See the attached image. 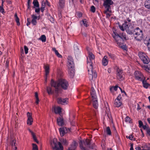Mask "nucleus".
I'll use <instances>...</instances> for the list:
<instances>
[{
  "label": "nucleus",
  "mask_w": 150,
  "mask_h": 150,
  "mask_svg": "<svg viewBox=\"0 0 150 150\" xmlns=\"http://www.w3.org/2000/svg\"><path fill=\"white\" fill-rule=\"evenodd\" d=\"M95 56L91 52H88V56L87 58V64L88 65V71L89 75L90 80H93L97 77V74L93 68L95 64Z\"/></svg>",
  "instance_id": "1"
},
{
  "label": "nucleus",
  "mask_w": 150,
  "mask_h": 150,
  "mask_svg": "<svg viewBox=\"0 0 150 150\" xmlns=\"http://www.w3.org/2000/svg\"><path fill=\"white\" fill-rule=\"evenodd\" d=\"M51 86L54 87L55 92L57 94L61 88L66 90L67 89L69 86L68 82L65 79H61L57 82H54L52 79L51 80Z\"/></svg>",
  "instance_id": "2"
},
{
  "label": "nucleus",
  "mask_w": 150,
  "mask_h": 150,
  "mask_svg": "<svg viewBox=\"0 0 150 150\" xmlns=\"http://www.w3.org/2000/svg\"><path fill=\"white\" fill-rule=\"evenodd\" d=\"M131 19L129 18H127L126 20H125L124 23L122 25H119L120 28L122 31L125 30L129 34H132L134 31V27L131 23Z\"/></svg>",
  "instance_id": "3"
},
{
  "label": "nucleus",
  "mask_w": 150,
  "mask_h": 150,
  "mask_svg": "<svg viewBox=\"0 0 150 150\" xmlns=\"http://www.w3.org/2000/svg\"><path fill=\"white\" fill-rule=\"evenodd\" d=\"M112 36L116 42L118 46L124 50H126V46L123 44V40L122 39V38L117 33H114V35H112Z\"/></svg>",
  "instance_id": "4"
},
{
  "label": "nucleus",
  "mask_w": 150,
  "mask_h": 150,
  "mask_svg": "<svg viewBox=\"0 0 150 150\" xmlns=\"http://www.w3.org/2000/svg\"><path fill=\"white\" fill-rule=\"evenodd\" d=\"M53 150H63V147L61 143L57 142L56 139H54L50 143Z\"/></svg>",
  "instance_id": "5"
},
{
  "label": "nucleus",
  "mask_w": 150,
  "mask_h": 150,
  "mask_svg": "<svg viewBox=\"0 0 150 150\" xmlns=\"http://www.w3.org/2000/svg\"><path fill=\"white\" fill-rule=\"evenodd\" d=\"M91 94L92 99L93 106L95 108L97 109L98 105L97 98L95 90L93 87L91 88Z\"/></svg>",
  "instance_id": "6"
},
{
  "label": "nucleus",
  "mask_w": 150,
  "mask_h": 150,
  "mask_svg": "<svg viewBox=\"0 0 150 150\" xmlns=\"http://www.w3.org/2000/svg\"><path fill=\"white\" fill-rule=\"evenodd\" d=\"M134 34L135 39L138 41H140L142 40L143 38L142 31L139 28L137 27L134 30Z\"/></svg>",
  "instance_id": "7"
},
{
  "label": "nucleus",
  "mask_w": 150,
  "mask_h": 150,
  "mask_svg": "<svg viewBox=\"0 0 150 150\" xmlns=\"http://www.w3.org/2000/svg\"><path fill=\"white\" fill-rule=\"evenodd\" d=\"M138 54L139 58L144 64H147L149 62V59L145 53L139 52Z\"/></svg>",
  "instance_id": "8"
},
{
  "label": "nucleus",
  "mask_w": 150,
  "mask_h": 150,
  "mask_svg": "<svg viewBox=\"0 0 150 150\" xmlns=\"http://www.w3.org/2000/svg\"><path fill=\"white\" fill-rule=\"evenodd\" d=\"M90 140L89 139H86L85 141H80L79 143V145L81 150H88L85 149L84 145H86L88 146L90 148L93 149V147H92L90 146Z\"/></svg>",
  "instance_id": "9"
},
{
  "label": "nucleus",
  "mask_w": 150,
  "mask_h": 150,
  "mask_svg": "<svg viewBox=\"0 0 150 150\" xmlns=\"http://www.w3.org/2000/svg\"><path fill=\"white\" fill-rule=\"evenodd\" d=\"M117 76L120 81H122L124 79V74L122 70L117 68Z\"/></svg>",
  "instance_id": "10"
},
{
  "label": "nucleus",
  "mask_w": 150,
  "mask_h": 150,
  "mask_svg": "<svg viewBox=\"0 0 150 150\" xmlns=\"http://www.w3.org/2000/svg\"><path fill=\"white\" fill-rule=\"evenodd\" d=\"M134 76L135 79L139 81H142L145 79V78L142 74L139 71H135L134 73Z\"/></svg>",
  "instance_id": "11"
},
{
  "label": "nucleus",
  "mask_w": 150,
  "mask_h": 150,
  "mask_svg": "<svg viewBox=\"0 0 150 150\" xmlns=\"http://www.w3.org/2000/svg\"><path fill=\"white\" fill-rule=\"evenodd\" d=\"M121 97L120 95H119L117 98L114 101V106L116 107H119L122 105L121 101L120 100Z\"/></svg>",
  "instance_id": "12"
},
{
  "label": "nucleus",
  "mask_w": 150,
  "mask_h": 150,
  "mask_svg": "<svg viewBox=\"0 0 150 150\" xmlns=\"http://www.w3.org/2000/svg\"><path fill=\"white\" fill-rule=\"evenodd\" d=\"M68 99L67 98H59L57 99V103L59 104L64 105L67 104Z\"/></svg>",
  "instance_id": "13"
},
{
  "label": "nucleus",
  "mask_w": 150,
  "mask_h": 150,
  "mask_svg": "<svg viewBox=\"0 0 150 150\" xmlns=\"http://www.w3.org/2000/svg\"><path fill=\"white\" fill-rule=\"evenodd\" d=\"M28 117L27 124L30 125L32 124L33 122V119L32 117V114L29 112L27 113Z\"/></svg>",
  "instance_id": "14"
},
{
  "label": "nucleus",
  "mask_w": 150,
  "mask_h": 150,
  "mask_svg": "<svg viewBox=\"0 0 150 150\" xmlns=\"http://www.w3.org/2000/svg\"><path fill=\"white\" fill-rule=\"evenodd\" d=\"M57 122L58 125L59 126H63L65 124L64 120L63 117L61 116L57 118Z\"/></svg>",
  "instance_id": "15"
},
{
  "label": "nucleus",
  "mask_w": 150,
  "mask_h": 150,
  "mask_svg": "<svg viewBox=\"0 0 150 150\" xmlns=\"http://www.w3.org/2000/svg\"><path fill=\"white\" fill-rule=\"evenodd\" d=\"M59 130L60 135L62 137L67 132L66 128L65 127L60 128Z\"/></svg>",
  "instance_id": "16"
},
{
  "label": "nucleus",
  "mask_w": 150,
  "mask_h": 150,
  "mask_svg": "<svg viewBox=\"0 0 150 150\" xmlns=\"http://www.w3.org/2000/svg\"><path fill=\"white\" fill-rule=\"evenodd\" d=\"M61 108L60 107H54V110L56 114H59L60 116L62 117L63 114L61 113Z\"/></svg>",
  "instance_id": "17"
},
{
  "label": "nucleus",
  "mask_w": 150,
  "mask_h": 150,
  "mask_svg": "<svg viewBox=\"0 0 150 150\" xmlns=\"http://www.w3.org/2000/svg\"><path fill=\"white\" fill-rule=\"evenodd\" d=\"M77 145V144L76 142L74 141L69 148L68 150H75Z\"/></svg>",
  "instance_id": "18"
},
{
  "label": "nucleus",
  "mask_w": 150,
  "mask_h": 150,
  "mask_svg": "<svg viewBox=\"0 0 150 150\" xmlns=\"http://www.w3.org/2000/svg\"><path fill=\"white\" fill-rule=\"evenodd\" d=\"M68 73L71 78H73L75 74L74 68H68Z\"/></svg>",
  "instance_id": "19"
},
{
  "label": "nucleus",
  "mask_w": 150,
  "mask_h": 150,
  "mask_svg": "<svg viewBox=\"0 0 150 150\" xmlns=\"http://www.w3.org/2000/svg\"><path fill=\"white\" fill-rule=\"evenodd\" d=\"M108 57L106 56H105L103 58V59L102 60V63L103 65L105 66L107 65L108 62Z\"/></svg>",
  "instance_id": "20"
},
{
  "label": "nucleus",
  "mask_w": 150,
  "mask_h": 150,
  "mask_svg": "<svg viewBox=\"0 0 150 150\" xmlns=\"http://www.w3.org/2000/svg\"><path fill=\"white\" fill-rule=\"evenodd\" d=\"M105 112V116H107L110 119L111 118V115L110 111V109L108 108H106Z\"/></svg>",
  "instance_id": "21"
},
{
  "label": "nucleus",
  "mask_w": 150,
  "mask_h": 150,
  "mask_svg": "<svg viewBox=\"0 0 150 150\" xmlns=\"http://www.w3.org/2000/svg\"><path fill=\"white\" fill-rule=\"evenodd\" d=\"M32 18L31 21L32 23L34 25H36L37 23L36 19L38 18V17L34 15H32Z\"/></svg>",
  "instance_id": "22"
},
{
  "label": "nucleus",
  "mask_w": 150,
  "mask_h": 150,
  "mask_svg": "<svg viewBox=\"0 0 150 150\" xmlns=\"http://www.w3.org/2000/svg\"><path fill=\"white\" fill-rule=\"evenodd\" d=\"M113 4L112 0H105L104 3V6H110Z\"/></svg>",
  "instance_id": "23"
},
{
  "label": "nucleus",
  "mask_w": 150,
  "mask_h": 150,
  "mask_svg": "<svg viewBox=\"0 0 150 150\" xmlns=\"http://www.w3.org/2000/svg\"><path fill=\"white\" fill-rule=\"evenodd\" d=\"M146 8L149 9L150 11V0H146L144 3Z\"/></svg>",
  "instance_id": "24"
},
{
  "label": "nucleus",
  "mask_w": 150,
  "mask_h": 150,
  "mask_svg": "<svg viewBox=\"0 0 150 150\" xmlns=\"http://www.w3.org/2000/svg\"><path fill=\"white\" fill-rule=\"evenodd\" d=\"M65 0H59V6L61 8H63L64 6Z\"/></svg>",
  "instance_id": "25"
},
{
  "label": "nucleus",
  "mask_w": 150,
  "mask_h": 150,
  "mask_svg": "<svg viewBox=\"0 0 150 150\" xmlns=\"http://www.w3.org/2000/svg\"><path fill=\"white\" fill-rule=\"evenodd\" d=\"M142 67L146 71L150 73V65H144L142 66Z\"/></svg>",
  "instance_id": "26"
},
{
  "label": "nucleus",
  "mask_w": 150,
  "mask_h": 150,
  "mask_svg": "<svg viewBox=\"0 0 150 150\" xmlns=\"http://www.w3.org/2000/svg\"><path fill=\"white\" fill-rule=\"evenodd\" d=\"M52 50L55 52V54L59 58H62V56L60 54L54 47L52 48Z\"/></svg>",
  "instance_id": "27"
},
{
  "label": "nucleus",
  "mask_w": 150,
  "mask_h": 150,
  "mask_svg": "<svg viewBox=\"0 0 150 150\" xmlns=\"http://www.w3.org/2000/svg\"><path fill=\"white\" fill-rule=\"evenodd\" d=\"M11 145L12 146V148L14 150L15 147H16L17 144L16 143V140L13 139L11 142Z\"/></svg>",
  "instance_id": "28"
},
{
  "label": "nucleus",
  "mask_w": 150,
  "mask_h": 150,
  "mask_svg": "<svg viewBox=\"0 0 150 150\" xmlns=\"http://www.w3.org/2000/svg\"><path fill=\"white\" fill-rule=\"evenodd\" d=\"M68 68H74V62H69L68 63Z\"/></svg>",
  "instance_id": "29"
},
{
  "label": "nucleus",
  "mask_w": 150,
  "mask_h": 150,
  "mask_svg": "<svg viewBox=\"0 0 150 150\" xmlns=\"http://www.w3.org/2000/svg\"><path fill=\"white\" fill-rule=\"evenodd\" d=\"M46 3L45 1H43L42 3V7L41 8V10L42 12H43L45 8Z\"/></svg>",
  "instance_id": "30"
},
{
  "label": "nucleus",
  "mask_w": 150,
  "mask_h": 150,
  "mask_svg": "<svg viewBox=\"0 0 150 150\" xmlns=\"http://www.w3.org/2000/svg\"><path fill=\"white\" fill-rule=\"evenodd\" d=\"M15 19L16 22L17 23V24L18 25H20V23L19 22V19L17 16V13H16L14 15Z\"/></svg>",
  "instance_id": "31"
},
{
  "label": "nucleus",
  "mask_w": 150,
  "mask_h": 150,
  "mask_svg": "<svg viewBox=\"0 0 150 150\" xmlns=\"http://www.w3.org/2000/svg\"><path fill=\"white\" fill-rule=\"evenodd\" d=\"M74 52L75 54H77L79 53V49L76 45H74Z\"/></svg>",
  "instance_id": "32"
},
{
  "label": "nucleus",
  "mask_w": 150,
  "mask_h": 150,
  "mask_svg": "<svg viewBox=\"0 0 150 150\" xmlns=\"http://www.w3.org/2000/svg\"><path fill=\"white\" fill-rule=\"evenodd\" d=\"M46 75H47L49 73V67L48 65L44 66Z\"/></svg>",
  "instance_id": "33"
},
{
  "label": "nucleus",
  "mask_w": 150,
  "mask_h": 150,
  "mask_svg": "<svg viewBox=\"0 0 150 150\" xmlns=\"http://www.w3.org/2000/svg\"><path fill=\"white\" fill-rule=\"evenodd\" d=\"M105 8H106V10L104 11V13L105 12H109L110 13L111 12V10H110V6H104Z\"/></svg>",
  "instance_id": "34"
},
{
  "label": "nucleus",
  "mask_w": 150,
  "mask_h": 150,
  "mask_svg": "<svg viewBox=\"0 0 150 150\" xmlns=\"http://www.w3.org/2000/svg\"><path fill=\"white\" fill-rule=\"evenodd\" d=\"M33 4L35 7H39V4L37 0H34L33 2Z\"/></svg>",
  "instance_id": "35"
},
{
  "label": "nucleus",
  "mask_w": 150,
  "mask_h": 150,
  "mask_svg": "<svg viewBox=\"0 0 150 150\" xmlns=\"http://www.w3.org/2000/svg\"><path fill=\"white\" fill-rule=\"evenodd\" d=\"M142 81L144 87L146 88H147L148 87L149 84L148 83H146V81H144V80H143Z\"/></svg>",
  "instance_id": "36"
},
{
  "label": "nucleus",
  "mask_w": 150,
  "mask_h": 150,
  "mask_svg": "<svg viewBox=\"0 0 150 150\" xmlns=\"http://www.w3.org/2000/svg\"><path fill=\"white\" fill-rule=\"evenodd\" d=\"M47 90L49 94H52L53 93V91H52V89L50 87H47Z\"/></svg>",
  "instance_id": "37"
},
{
  "label": "nucleus",
  "mask_w": 150,
  "mask_h": 150,
  "mask_svg": "<svg viewBox=\"0 0 150 150\" xmlns=\"http://www.w3.org/2000/svg\"><path fill=\"white\" fill-rule=\"evenodd\" d=\"M39 40H41L42 42H45L46 40V37L45 35H42L41 36Z\"/></svg>",
  "instance_id": "38"
},
{
  "label": "nucleus",
  "mask_w": 150,
  "mask_h": 150,
  "mask_svg": "<svg viewBox=\"0 0 150 150\" xmlns=\"http://www.w3.org/2000/svg\"><path fill=\"white\" fill-rule=\"evenodd\" d=\"M60 141L62 142V144L65 145H67L68 144L67 141L66 139H62L60 140Z\"/></svg>",
  "instance_id": "39"
},
{
  "label": "nucleus",
  "mask_w": 150,
  "mask_h": 150,
  "mask_svg": "<svg viewBox=\"0 0 150 150\" xmlns=\"http://www.w3.org/2000/svg\"><path fill=\"white\" fill-rule=\"evenodd\" d=\"M106 132L109 135L111 134V132L109 127H108L106 128Z\"/></svg>",
  "instance_id": "40"
},
{
  "label": "nucleus",
  "mask_w": 150,
  "mask_h": 150,
  "mask_svg": "<svg viewBox=\"0 0 150 150\" xmlns=\"http://www.w3.org/2000/svg\"><path fill=\"white\" fill-rule=\"evenodd\" d=\"M68 63L74 62L73 59L71 56H69L67 58Z\"/></svg>",
  "instance_id": "41"
},
{
  "label": "nucleus",
  "mask_w": 150,
  "mask_h": 150,
  "mask_svg": "<svg viewBox=\"0 0 150 150\" xmlns=\"http://www.w3.org/2000/svg\"><path fill=\"white\" fill-rule=\"evenodd\" d=\"M119 35L122 38V40H123V39L126 40V35L125 34H124L123 33H120Z\"/></svg>",
  "instance_id": "42"
},
{
  "label": "nucleus",
  "mask_w": 150,
  "mask_h": 150,
  "mask_svg": "<svg viewBox=\"0 0 150 150\" xmlns=\"http://www.w3.org/2000/svg\"><path fill=\"white\" fill-rule=\"evenodd\" d=\"M32 145L33 146V150H38V146L35 144H33Z\"/></svg>",
  "instance_id": "43"
},
{
  "label": "nucleus",
  "mask_w": 150,
  "mask_h": 150,
  "mask_svg": "<svg viewBox=\"0 0 150 150\" xmlns=\"http://www.w3.org/2000/svg\"><path fill=\"white\" fill-rule=\"evenodd\" d=\"M82 22L83 25L86 27H87L88 25L87 23L86 19H84L82 21Z\"/></svg>",
  "instance_id": "44"
},
{
  "label": "nucleus",
  "mask_w": 150,
  "mask_h": 150,
  "mask_svg": "<svg viewBox=\"0 0 150 150\" xmlns=\"http://www.w3.org/2000/svg\"><path fill=\"white\" fill-rule=\"evenodd\" d=\"M108 54L109 56V57L111 58L112 59H115V55L113 54H112L111 53H108Z\"/></svg>",
  "instance_id": "45"
},
{
  "label": "nucleus",
  "mask_w": 150,
  "mask_h": 150,
  "mask_svg": "<svg viewBox=\"0 0 150 150\" xmlns=\"http://www.w3.org/2000/svg\"><path fill=\"white\" fill-rule=\"evenodd\" d=\"M32 136L33 137V139L34 140V141L35 142H36L37 143H38L39 142L38 141V140L36 138L35 135V134H33V135H32Z\"/></svg>",
  "instance_id": "46"
},
{
  "label": "nucleus",
  "mask_w": 150,
  "mask_h": 150,
  "mask_svg": "<svg viewBox=\"0 0 150 150\" xmlns=\"http://www.w3.org/2000/svg\"><path fill=\"white\" fill-rule=\"evenodd\" d=\"M91 12H93V13H94L95 12L96 8L94 6H91Z\"/></svg>",
  "instance_id": "47"
},
{
  "label": "nucleus",
  "mask_w": 150,
  "mask_h": 150,
  "mask_svg": "<svg viewBox=\"0 0 150 150\" xmlns=\"http://www.w3.org/2000/svg\"><path fill=\"white\" fill-rule=\"evenodd\" d=\"M24 49L25 50V53L27 54L28 53V47L26 46H24Z\"/></svg>",
  "instance_id": "48"
},
{
  "label": "nucleus",
  "mask_w": 150,
  "mask_h": 150,
  "mask_svg": "<svg viewBox=\"0 0 150 150\" xmlns=\"http://www.w3.org/2000/svg\"><path fill=\"white\" fill-rule=\"evenodd\" d=\"M133 136L132 134H131L129 136H127L126 137L127 138H128L131 140H132V139L133 138Z\"/></svg>",
  "instance_id": "49"
},
{
  "label": "nucleus",
  "mask_w": 150,
  "mask_h": 150,
  "mask_svg": "<svg viewBox=\"0 0 150 150\" xmlns=\"http://www.w3.org/2000/svg\"><path fill=\"white\" fill-rule=\"evenodd\" d=\"M142 127L144 129L146 130V131L149 128V127L147 125H143Z\"/></svg>",
  "instance_id": "50"
},
{
  "label": "nucleus",
  "mask_w": 150,
  "mask_h": 150,
  "mask_svg": "<svg viewBox=\"0 0 150 150\" xmlns=\"http://www.w3.org/2000/svg\"><path fill=\"white\" fill-rule=\"evenodd\" d=\"M139 127L141 128L142 127V126L143 125L142 122L141 120L139 121Z\"/></svg>",
  "instance_id": "51"
},
{
  "label": "nucleus",
  "mask_w": 150,
  "mask_h": 150,
  "mask_svg": "<svg viewBox=\"0 0 150 150\" xmlns=\"http://www.w3.org/2000/svg\"><path fill=\"white\" fill-rule=\"evenodd\" d=\"M125 120L126 122H130V118L128 116L127 117L125 118Z\"/></svg>",
  "instance_id": "52"
},
{
  "label": "nucleus",
  "mask_w": 150,
  "mask_h": 150,
  "mask_svg": "<svg viewBox=\"0 0 150 150\" xmlns=\"http://www.w3.org/2000/svg\"><path fill=\"white\" fill-rule=\"evenodd\" d=\"M142 147L146 149L147 150H150V146H148L146 145L144 146H142Z\"/></svg>",
  "instance_id": "53"
},
{
  "label": "nucleus",
  "mask_w": 150,
  "mask_h": 150,
  "mask_svg": "<svg viewBox=\"0 0 150 150\" xmlns=\"http://www.w3.org/2000/svg\"><path fill=\"white\" fill-rule=\"evenodd\" d=\"M0 12L3 13L4 12V10L3 8L1 6H0Z\"/></svg>",
  "instance_id": "54"
},
{
  "label": "nucleus",
  "mask_w": 150,
  "mask_h": 150,
  "mask_svg": "<svg viewBox=\"0 0 150 150\" xmlns=\"http://www.w3.org/2000/svg\"><path fill=\"white\" fill-rule=\"evenodd\" d=\"M104 13L106 15V17L107 18H109L110 17V15H111L110 13H109L108 12H105Z\"/></svg>",
  "instance_id": "55"
},
{
  "label": "nucleus",
  "mask_w": 150,
  "mask_h": 150,
  "mask_svg": "<svg viewBox=\"0 0 150 150\" xmlns=\"http://www.w3.org/2000/svg\"><path fill=\"white\" fill-rule=\"evenodd\" d=\"M147 45L148 47L149 50L150 51V38L149 39L147 43Z\"/></svg>",
  "instance_id": "56"
},
{
  "label": "nucleus",
  "mask_w": 150,
  "mask_h": 150,
  "mask_svg": "<svg viewBox=\"0 0 150 150\" xmlns=\"http://www.w3.org/2000/svg\"><path fill=\"white\" fill-rule=\"evenodd\" d=\"M76 15L78 17H81L82 16V13H81L78 12L77 13Z\"/></svg>",
  "instance_id": "57"
},
{
  "label": "nucleus",
  "mask_w": 150,
  "mask_h": 150,
  "mask_svg": "<svg viewBox=\"0 0 150 150\" xmlns=\"http://www.w3.org/2000/svg\"><path fill=\"white\" fill-rule=\"evenodd\" d=\"M30 18H27V26H28V25H29L30 23Z\"/></svg>",
  "instance_id": "58"
},
{
  "label": "nucleus",
  "mask_w": 150,
  "mask_h": 150,
  "mask_svg": "<svg viewBox=\"0 0 150 150\" xmlns=\"http://www.w3.org/2000/svg\"><path fill=\"white\" fill-rule=\"evenodd\" d=\"M146 131L147 134L150 136V128H149Z\"/></svg>",
  "instance_id": "59"
},
{
  "label": "nucleus",
  "mask_w": 150,
  "mask_h": 150,
  "mask_svg": "<svg viewBox=\"0 0 150 150\" xmlns=\"http://www.w3.org/2000/svg\"><path fill=\"white\" fill-rule=\"evenodd\" d=\"M30 3H31L30 0H28V3H27L28 8H29L30 6Z\"/></svg>",
  "instance_id": "60"
},
{
  "label": "nucleus",
  "mask_w": 150,
  "mask_h": 150,
  "mask_svg": "<svg viewBox=\"0 0 150 150\" xmlns=\"http://www.w3.org/2000/svg\"><path fill=\"white\" fill-rule=\"evenodd\" d=\"M112 87H113V89H114V90L115 91H116L117 90V89L118 86H116L114 87L112 86Z\"/></svg>",
  "instance_id": "61"
},
{
  "label": "nucleus",
  "mask_w": 150,
  "mask_h": 150,
  "mask_svg": "<svg viewBox=\"0 0 150 150\" xmlns=\"http://www.w3.org/2000/svg\"><path fill=\"white\" fill-rule=\"evenodd\" d=\"M40 10V8H36L35 10V12L36 13H39Z\"/></svg>",
  "instance_id": "62"
},
{
  "label": "nucleus",
  "mask_w": 150,
  "mask_h": 150,
  "mask_svg": "<svg viewBox=\"0 0 150 150\" xmlns=\"http://www.w3.org/2000/svg\"><path fill=\"white\" fill-rule=\"evenodd\" d=\"M36 100L35 101V103L37 104H38L39 101V100L38 98H36Z\"/></svg>",
  "instance_id": "63"
},
{
  "label": "nucleus",
  "mask_w": 150,
  "mask_h": 150,
  "mask_svg": "<svg viewBox=\"0 0 150 150\" xmlns=\"http://www.w3.org/2000/svg\"><path fill=\"white\" fill-rule=\"evenodd\" d=\"M135 149L136 150H142L141 148L139 146H137L135 148Z\"/></svg>",
  "instance_id": "64"
}]
</instances>
